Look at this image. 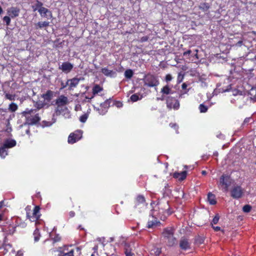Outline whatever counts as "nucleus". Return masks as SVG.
<instances>
[{"instance_id": "1", "label": "nucleus", "mask_w": 256, "mask_h": 256, "mask_svg": "<svg viewBox=\"0 0 256 256\" xmlns=\"http://www.w3.org/2000/svg\"><path fill=\"white\" fill-rule=\"evenodd\" d=\"M156 208H154L151 212L152 216L149 218L148 222V228H156L160 226V222L158 221V218L164 220L172 212L170 210L168 202L164 204L163 206H158L159 209L158 212Z\"/></svg>"}, {"instance_id": "2", "label": "nucleus", "mask_w": 256, "mask_h": 256, "mask_svg": "<svg viewBox=\"0 0 256 256\" xmlns=\"http://www.w3.org/2000/svg\"><path fill=\"white\" fill-rule=\"evenodd\" d=\"M80 253L79 248H74L72 246H64L54 251V256H74V254Z\"/></svg>"}, {"instance_id": "3", "label": "nucleus", "mask_w": 256, "mask_h": 256, "mask_svg": "<svg viewBox=\"0 0 256 256\" xmlns=\"http://www.w3.org/2000/svg\"><path fill=\"white\" fill-rule=\"evenodd\" d=\"M23 114L25 116L27 122L30 124H36L40 120V118L38 114H36V110H26L23 112Z\"/></svg>"}, {"instance_id": "4", "label": "nucleus", "mask_w": 256, "mask_h": 256, "mask_svg": "<svg viewBox=\"0 0 256 256\" xmlns=\"http://www.w3.org/2000/svg\"><path fill=\"white\" fill-rule=\"evenodd\" d=\"M232 182V180L230 176L226 174H222L220 178L218 187L224 192H227Z\"/></svg>"}, {"instance_id": "5", "label": "nucleus", "mask_w": 256, "mask_h": 256, "mask_svg": "<svg viewBox=\"0 0 256 256\" xmlns=\"http://www.w3.org/2000/svg\"><path fill=\"white\" fill-rule=\"evenodd\" d=\"M26 217L31 222H36L38 221L40 216V208L38 206H34L32 211H31L30 206H28L26 208Z\"/></svg>"}, {"instance_id": "6", "label": "nucleus", "mask_w": 256, "mask_h": 256, "mask_svg": "<svg viewBox=\"0 0 256 256\" xmlns=\"http://www.w3.org/2000/svg\"><path fill=\"white\" fill-rule=\"evenodd\" d=\"M60 114L64 115L66 118H69L70 117V112H68L67 108L64 106H58L55 110V113L53 115V118L52 119V122H48L47 126H51L53 123L56 122V118L55 116H58Z\"/></svg>"}, {"instance_id": "7", "label": "nucleus", "mask_w": 256, "mask_h": 256, "mask_svg": "<svg viewBox=\"0 0 256 256\" xmlns=\"http://www.w3.org/2000/svg\"><path fill=\"white\" fill-rule=\"evenodd\" d=\"M143 80L144 85L149 87L157 86L160 84L158 77L150 74L145 75Z\"/></svg>"}, {"instance_id": "8", "label": "nucleus", "mask_w": 256, "mask_h": 256, "mask_svg": "<svg viewBox=\"0 0 256 256\" xmlns=\"http://www.w3.org/2000/svg\"><path fill=\"white\" fill-rule=\"evenodd\" d=\"M162 236L167 240L168 244L173 246L176 242V238L174 237V229L172 228H168L164 230Z\"/></svg>"}, {"instance_id": "9", "label": "nucleus", "mask_w": 256, "mask_h": 256, "mask_svg": "<svg viewBox=\"0 0 256 256\" xmlns=\"http://www.w3.org/2000/svg\"><path fill=\"white\" fill-rule=\"evenodd\" d=\"M244 189L240 186H234L230 191L231 196L236 199L240 198L244 193Z\"/></svg>"}, {"instance_id": "10", "label": "nucleus", "mask_w": 256, "mask_h": 256, "mask_svg": "<svg viewBox=\"0 0 256 256\" xmlns=\"http://www.w3.org/2000/svg\"><path fill=\"white\" fill-rule=\"evenodd\" d=\"M82 132L81 130H77L71 133L68 138V142L73 144L80 140L82 137Z\"/></svg>"}, {"instance_id": "11", "label": "nucleus", "mask_w": 256, "mask_h": 256, "mask_svg": "<svg viewBox=\"0 0 256 256\" xmlns=\"http://www.w3.org/2000/svg\"><path fill=\"white\" fill-rule=\"evenodd\" d=\"M166 106L170 108H173L174 110H178L180 107V104L178 101L175 98L172 96H168L166 98Z\"/></svg>"}, {"instance_id": "12", "label": "nucleus", "mask_w": 256, "mask_h": 256, "mask_svg": "<svg viewBox=\"0 0 256 256\" xmlns=\"http://www.w3.org/2000/svg\"><path fill=\"white\" fill-rule=\"evenodd\" d=\"M110 102L108 100H106L100 105V108L94 107V109L96 110L100 115L105 114L110 106Z\"/></svg>"}, {"instance_id": "13", "label": "nucleus", "mask_w": 256, "mask_h": 256, "mask_svg": "<svg viewBox=\"0 0 256 256\" xmlns=\"http://www.w3.org/2000/svg\"><path fill=\"white\" fill-rule=\"evenodd\" d=\"M56 104L58 106H65L68 104V98L64 95H60L56 100Z\"/></svg>"}, {"instance_id": "14", "label": "nucleus", "mask_w": 256, "mask_h": 256, "mask_svg": "<svg viewBox=\"0 0 256 256\" xmlns=\"http://www.w3.org/2000/svg\"><path fill=\"white\" fill-rule=\"evenodd\" d=\"M72 68L73 65L68 62H63L59 67L60 70L66 73L70 72Z\"/></svg>"}, {"instance_id": "15", "label": "nucleus", "mask_w": 256, "mask_h": 256, "mask_svg": "<svg viewBox=\"0 0 256 256\" xmlns=\"http://www.w3.org/2000/svg\"><path fill=\"white\" fill-rule=\"evenodd\" d=\"M80 81V78H73L68 80L66 82V84L69 86L70 90H72L78 85Z\"/></svg>"}, {"instance_id": "16", "label": "nucleus", "mask_w": 256, "mask_h": 256, "mask_svg": "<svg viewBox=\"0 0 256 256\" xmlns=\"http://www.w3.org/2000/svg\"><path fill=\"white\" fill-rule=\"evenodd\" d=\"M20 12V8L16 7H11L8 10V14L12 18L18 16Z\"/></svg>"}, {"instance_id": "17", "label": "nucleus", "mask_w": 256, "mask_h": 256, "mask_svg": "<svg viewBox=\"0 0 256 256\" xmlns=\"http://www.w3.org/2000/svg\"><path fill=\"white\" fill-rule=\"evenodd\" d=\"M16 141L14 140L7 138L3 143H1L0 144L7 148H10L14 147L16 145Z\"/></svg>"}, {"instance_id": "18", "label": "nucleus", "mask_w": 256, "mask_h": 256, "mask_svg": "<svg viewBox=\"0 0 256 256\" xmlns=\"http://www.w3.org/2000/svg\"><path fill=\"white\" fill-rule=\"evenodd\" d=\"M38 12L42 16L46 17L48 18V16H50V18H52V12L48 9L44 7L40 8L38 9Z\"/></svg>"}, {"instance_id": "19", "label": "nucleus", "mask_w": 256, "mask_h": 256, "mask_svg": "<svg viewBox=\"0 0 256 256\" xmlns=\"http://www.w3.org/2000/svg\"><path fill=\"white\" fill-rule=\"evenodd\" d=\"M232 94L235 96H238L236 100L234 99V100L239 101L242 100H244V96L242 94V92L238 90H234L232 91ZM232 103L234 102L233 100H231Z\"/></svg>"}, {"instance_id": "20", "label": "nucleus", "mask_w": 256, "mask_h": 256, "mask_svg": "<svg viewBox=\"0 0 256 256\" xmlns=\"http://www.w3.org/2000/svg\"><path fill=\"white\" fill-rule=\"evenodd\" d=\"M102 72L107 76L114 77L116 76V72H115L110 70L107 68H102Z\"/></svg>"}, {"instance_id": "21", "label": "nucleus", "mask_w": 256, "mask_h": 256, "mask_svg": "<svg viewBox=\"0 0 256 256\" xmlns=\"http://www.w3.org/2000/svg\"><path fill=\"white\" fill-rule=\"evenodd\" d=\"M180 247L182 249L186 250L190 248V244L186 239H182L180 244Z\"/></svg>"}, {"instance_id": "22", "label": "nucleus", "mask_w": 256, "mask_h": 256, "mask_svg": "<svg viewBox=\"0 0 256 256\" xmlns=\"http://www.w3.org/2000/svg\"><path fill=\"white\" fill-rule=\"evenodd\" d=\"M186 171L181 172H175L174 174V178H177L180 180H184L186 178Z\"/></svg>"}, {"instance_id": "23", "label": "nucleus", "mask_w": 256, "mask_h": 256, "mask_svg": "<svg viewBox=\"0 0 256 256\" xmlns=\"http://www.w3.org/2000/svg\"><path fill=\"white\" fill-rule=\"evenodd\" d=\"M208 200L210 204H215L216 203L215 196L211 192L208 194Z\"/></svg>"}, {"instance_id": "24", "label": "nucleus", "mask_w": 256, "mask_h": 256, "mask_svg": "<svg viewBox=\"0 0 256 256\" xmlns=\"http://www.w3.org/2000/svg\"><path fill=\"white\" fill-rule=\"evenodd\" d=\"M8 148L0 144V156L2 158H4L8 154Z\"/></svg>"}, {"instance_id": "25", "label": "nucleus", "mask_w": 256, "mask_h": 256, "mask_svg": "<svg viewBox=\"0 0 256 256\" xmlns=\"http://www.w3.org/2000/svg\"><path fill=\"white\" fill-rule=\"evenodd\" d=\"M53 92L51 90H48L44 94H43L42 96V98L48 102H49L51 100L52 97Z\"/></svg>"}, {"instance_id": "26", "label": "nucleus", "mask_w": 256, "mask_h": 256, "mask_svg": "<svg viewBox=\"0 0 256 256\" xmlns=\"http://www.w3.org/2000/svg\"><path fill=\"white\" fill-rule=\"evenodd\" d=\"M102 90V88L98 84H96L92 88V93L94 95L98 94Z\"/></svg>"}, {"instance_id": "27", "label": "nucleus", "mask_w": 256, "mask_h": 256, "mask_svg": "<svg viewBox=\"0 0 256 256\" xmlns=\"http://www.w3.org/2000/svg\"><path fill=\"white\" fill-rule=\"evenodd\" d=\"M49 26V22H40L36 24V28H43L47 27Z\"/></svg>"}, {"instance_id": "28", "label": "nucleus", "mask_w": 256, "mask_h": 256, "mask_svg": "<svg viewBox=\"0 0 256 256\" xmlns=\"http://www.w3.org/2000/svg\"><path fill=\"white\" fill-rule=\"evenodd\" d=\"M136 204H143L145 202V198L142 195L138 196L136 200Z\"/></svg>"}, {"instance_id": "29", "label": "nucleus", "mask_w": 256, "mask_h": 256, "mask_svg": "<svg viewBox=\"0 0 256 256\" xmlns=\"http://www.w3.org/2000/svg\"><path fill=\"white\" fill-rule=\"evenodd\" d=\"M2 246L4 248V254H6L10 250H11L12 252H14V250L12 248V246L10 244H2Z\"/></svg>"}, {"instance_id": "30", "label": "nucleus", "mask_w": 256, "mask_h": 256, "mask_svg": "<svg viewBox=\"0 0 256 256\" xmlns=\"http://www.w3.org/2000/svg\"><path fill=\"white\" fill-rule=\"evenodd\" d=\"M161 92L163 94H172V90L169 88L168 86H166L161 90Z\"/></svg>"}, {"instance_id": "31", "label": "nucleus", "mask_w": 256, "mask_h": 256, "mask_svg": "<svg viewBox=\"0 0 256 256\" xmlns=\"http://www.w3.org/2000/svg\"><path fill=\"white\" fill-rule=\"evenodd\" d=\"M33 235L34 237V242H38L40 240V234L39 232V230L38 229V228H36L35 230L34 231Z\"/></svg>"}, {"instance_id": "32", "label": "nucleus", "mask_w": 256, "mask_h": 256, "mask_svg": "<svg viewBox=\"0 0 256 256\" xmlns=\"http://www.w3.org/2000/svg\"><path fill=\"white\" fill-rule=\"evenodd\" d=\"M134 72L130 69L127 70L124 72V76L127 78H130L133 76Z\"/></svg>"}, {"instance_id": "33", "label": "nucleus", "mask_w": 256, "mask_h": 256, "mask_svg": "<svg viewBox=\"0 0 256 256\" xmlns=\"http://www.w3.org/2000/svg\"><path fill=\"white\" fill-rule=\"evenodd\" d=\"M42 2L38 0L36 1V4L32 6V8H33L34 11H36L37 10L38 11V9L40 8H42Z\"/></svg>"}, {"instance_id": "34", "label": "nucleus", "mask_w": 256, "mask_h": 256, "mask_svg": "<svg viewBox=\"0 0 256 256\" xmlns=\"http://www.w3.org/2000/svg\"><path fill=\"white\" fill-rule=\"evenodd\" d=\"M142 96H140L139 95H138V94H132L130 98V100L132 102H136L138 101V100H140V99H142Z\"/></svg>"}, {"instance_id": "35", "label": "nucleus", "mask_w": 256, "mask_h": 256, "mask_svg": "<svg viewBox=\"0 0 256 256\" xmlns=\"http://www.w3.org/2000/svg\"><path fill=\"white\" fill-rule=\"evenodd\" d=\"M8 110L12 112H14L18 110V106L15 103H11L9 105Z\"/></svg>"}, {"instance_id": "36", "label": "nucleus", "mask_w": 256, "mask_h": 256, "mask_svg": "<svg viewBox=\"0 0 256 256\" xmlns=\"http://www.w3.org/2000/svg\"><path fill=\"white\" fill-rule=\"evenodd\" d=\"M15 220L16 222V225L17 226H20L22 227H24L26 226V224L24 222L20 223V222L21 220L20 218H16L13 219V220Z\"/></svg>"}, {"instance_id": "37", "label": "nucleus", "mask_w": 256, "mask_h": 256, "mask_svg": "<svg viewBox=\"0 0 256 256\" xmlns=\"http://www.w3.org/2000/svg\"><path fill=\"white\" fill-rule=\"evenodd\" d=\"M199 8L200 9H202L204 11H206L209 8L210 6L208 4L202 3L200 4Z\"/></svg>"}, {"instance_id": "38", "label": "nucleus", "mask_w": 256, "mask_h": 256, "mask_svg": "<svg viewBox=\"0 0 256 256\" xmlns=\"http://www.w3.org/2000/svg\"><path fill=\"white\" fill-rule=\"evenodd\" d=\"M88 113L84 114L80 116V120L82 122H85L86 121V120L88 118Z\"/></svg>"}, {"instance_id": "39", "label": "nucleus", "mask_w": 256, "mask_h": 256, "mask_svg": "<svg viewBox=\"0 0 256 256\" xmlns=\"http://www.w3.org/2000/svg\"><path fill=\"white\" fill-rule=\"evenodd\" d=\"M4 95H5V97L6 99H8L10 100H14V98H15L14 94L4 92Z\"/></svg>"}, {"instance_id": "40", "label": "nucleus", "mask_w": 256, "mask_h": 256, "mask_svg": "<svg viewBox=\"0 0 256 256\" xmlns=\"http://www.w3.org/2000/svg\"><path fill=\"white\" fill-rule=\"evenodd\" d=\"M199 110L200 112H206L208 110V108L204 104H200L199 106Z\"/></svg>"}, {"instance_id": "41", "label": "nucleus", "mask_w": 256, "mask_h": 256, "mask_svg": "<svg viewBox=\"0 0 256 256\" xmlns=\"http://www.w3.org/2000/svg\"><path fill=\"white\" fill-rule=\"evenodd\" d=\"M252 207L248 204L245 205L242 208V210L245 212H248L250 211Z\"/></svg>"}, {"instance_id": "42", "label": "nucleus", "mask_w": 256, "mask_h": 256, "mask_svg": "<svg viewBox=\"0 0 256 256\" xmlns=\"http://www.w3.org/2000/svg\"><path fill=\"white\" fill-rule=\"evenodd\" d=\"M219 219H220V217L218 216V214H216L213 218L212 222H211V224L212 226L213 224H216L218 220H219Z\"/></svg>"}, {"instance_id": "43", "label": "nucleus", "mask_w": 256, "mask_h": 256, "mask_svg": "<svg viewBox=\"0 0 256 256\" xmlns=\"http://www.w3.org/2000/svg\"><path fill=\"white\" fill-rule=\"evenodd\" d=\"M4 20L6 22V25L8 26L10 22V16H5L3 18Z\"/></svg>"}, {"instance_id": "44", "label": "nucleus", "mask_w": 256, "mask_h": 256, "mask_svg": "<svg viewBox=\"0 0 256 256\" xmlns=\"http://www.w3.org/2000/svg\"><path fill=\"white\" fill-rule=\"evenodd\" d=\"M44 106V104L41 102H37L36 104V106L38 109L42 108Z\"/></svg>"}, {"instance_id": "45", "label": "nucleus", "mask_w": 256, "mask_h": 256, "mask_svg": "<svg viewBox=\"0 0 256 256\" xmlns=\"http://www.w3.org/2000/svg\"><path fill=\"white\" fill-rule=\"evenodd\" d=\"M172 79V76L170 74H168L166 76V80L167 82H168Z\"/></svg>"}, {"instance_id": "46", "label": "nucleus", "mask_w": 256, "mask_h": 256, "mask_svg": "<svg viewBox=\"0 0 256 256\" xmlns=\"http://www.w3.org/2000/svg\"><path fill=\"white\" fill-rule=\"evenodd\" d=\"M170 126L172 128L174 129H175L176 130V133H178V126L176 124H170Z\"/></svg>"}, {"instance_id": "47", "label": "nucleus", "mask_w": 256, "mask_h": 256, "mask_svg": "<svg viewBox=\"0 0 256 256\" xmlns=\"http://www.w3.org/2000/svg\"><path fill=\"white\" fill-rule=\"evenodd\" d=\"M125 254L126 256H132L133 254L130 250H128V249H126L125 250Z\"/></svg>"}, {"instance_id": "48", "label": "nucleus", "mask_w": 256, "mask_h": 256, "mask_svg": "<svg viewBox=\"0 0 256 256\" xmlns=\"http://www.w3.org/2000/svg\"><path fill=\"white\" fill-rule=\"evenodd\" d=\"M60 238L58 235H56L54 238H53V240L54 242H57L60 241Z\"/></svg>"}, {"instance_id": "49", "label": "nucleus", "mask_w": 256, "mask_h": 256, "mask_svg": "<svg viewBox=\"0 0 256 256\" xmlns=\"http://www.w3.org/2000/svg\"><path fill=\"white\" fill-rule=\"evenodd\" d=\"M212 228L216 232H218L220 230V226H212Z\"/></svg>"}, {"instance_id": "50", "label": "nucleus", "mask_w": 256, "mask_h": 256, "mask_svg": "<svg viewBox=\"0 0 256 256\" xmlns=\"http://www.w3.org/2000/svg\"><path fill=\"white\" fill-rule=\"evenodd\" d=\"M192 51L190 50H188L184 52V56H186L187 54H190L191 53Z\"/></svg>"}, {"instance_id": "51", "label": "nucleus", "mask_w": 256, "mask_h": 256, "mask_svg": "<svg viewBox=\"0 0 256 256\" xmlns=\"http://www.w3.org/2000/svg\"><path fill=\"white\" fill-rule=\"evenodd\" d=\"M122 102H116V106L118 107V108H120V107H122Z\"/></svg>"}, {"instance_id": "52", "label": "nucleus", "mask_w": 256, "mask_h": 256, "mask_svg": "<svg viewBox=\"0 0 256 256\" xmlns=\"http://www.w3.org/2000/svg\"><path fill=\"white\" fill-rule=\"evenodd\" d=\"M12 130V128H11L10 127H8V128H7L6 129V131L7 132H8V133H10V132H11Z\"/></svg>"}, {"instance_id": "53", "label": "nucleus", "mask_w": 256, "mask_h": 256, "mask_svg": "<svg viewBox=\"0 0 256 256\" xmlns=\"http://www.w3.org/2000/svg\"><path fill=\"white\" fill-rule=\"evenodd\" d=\"M195 52H196V53L194 54V56H195L197 59H198V50H196Z\"/></svg>"}, {"instance_id": "54", "label": "nucleus", "mask_w": 256, "mask_h": 256, "mask_svg": "<svg viewBox=\"0 0 256 256\" xmlns=\"http://www.w3.org/2000/svg\"><path fill=\"white\" fill-rule=\"evenodd\" d=\"M188 86L186 83L182 84V89H186L187 88Z\"/></svg>"}, {"instance_id": "55", "label": "nucleus", "mask_w": 256, "mask_h": 256, "mask_svg": "<svg viewBox=\"0 0 256 256\" xmlns=\"http://www.w3.org/2000/svg\"><path fill=\"white\" fill-rule=\"evenodd\" d=\"M61 86H62V88H65L66 86H68L66 84H66H64V83H62L61 84Z\"/></svg>"}, {"instance_id": "56", "label": "nucleus", "mask_w": 256, "mask_h": 256, "mask_svg": "<svg viewBox=\"0 0 256 256\" xmlns=\"http://www.w3.org/2000/svg\"><path fill=\"white\" fill-rule=\"evenodd\" d=\"M70 217H73L74 216V212H70Z\"/></svg>"}, {"instance_id": "57", "label": "nucleus", "mask_w": 256, "mask_h": 256, "mask_svg": "<svg viewBox=\"0 0 256 256\" xmlns=\"http://www.w3.org/2000/svg\"><path fill=\"white\" fill-rule=\"evenodd\" d=\"M160 250L158 248V249L156 250V251L155 252H156V255H158H158H159V254H160Z\"/></svg>"}, {"instance_id": "58", "label": "nucleus", "mask_w": 256, "mask_h": 256, "mask_svg": "<svg viewBox=\"0 0 256 256\" xmlns=\"http://www.w3.org/2000/svg\"><path fill=\"white\" fill-rule=\"evenodd\" d=\"M147 40H148V38L146 37H143L142 38V42L146 41Z\"/></svg>"}, {"instance_id": "59", "label": "nucleus", "mask_w": 256, "mask_h": 256, "mask_svg": "<svg viewBox=\"0 0 256 256\" xmlns=\"http://www.w3.org/2000/svg\"><path fill=\"white\" fill-rule=\"evenodd\" d=\"M3 206V202H0V208H1Z\"/></svg>"}, {"instance_id": "60", "label": "nucleus", "mask_w": 256, "mask_h": 256, "mask_svg": "<svg viewBox=\"0 0 256 256\" xmlns=\"http://www.w3.org/2000/svg\"><path fill=\"white\" fill-rule=\"evenodd\" d=\"M2 10L1 8V6H0V14L2 13Z\"/></svg>"}, {"instance_id": "61", "label": "nucleus", "mask_w": 256, "mask_h": 256, "mask_svg": "<svg viewBox=\"0 0 256 256\" xmlns=\"http://www.w3.org/2000/svg\"><path fill=\"white\" fill-rule=\"evenodd\" d=\"M202 174H204V175L206 174V171H202Z\"/></svg>"}, {"instance_id": "62", "label": "nucleus", "mask_w": 256, "mask_h": 256, "mask_svg": "<svg viewBox=\"0 0 256 256\" xmlns=\"http://www.w3.org/2000/svg\"><path fill=\"white\" fill-rule=\"evenodd\" d=\"M80 254H80H78V255L76 254H74V256H80Z\"/></svg>"}, {"instance_id": "63", "label": "nucleus", "mask_w": 256, "mask_h": 256, "mask_svg": "<svg viewBox=\"0 0 256 256\" xmlns=\"http://www.w3.org/2000/svg\"><path fill=\"white\" fill-rule=\"evenodd\" d=\"M228 90H229V89L228 88V89H226V90H224L223 92H227V91H228Z\"/></svg>"}, {"instance_id": "64", "label": "nucleus", "mask_w": 256, "mask_h": 256, "mask_svg": "<svg viewBox=\"0 0 256 256\" xmlns=\"http://www.w3.org/2000/svg\"><path fill=\"white\" fill-rule=\"evenodd\" d=\"M242 41H240V42H238V44H242Z\"/></svg>"}]
</instances>
